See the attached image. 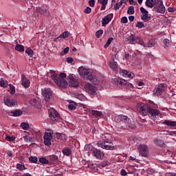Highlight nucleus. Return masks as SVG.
Masks as SVG:
<instances>
[{
  "label": "nucleus",
  "mask_w": 176,
  "mask_h": 176,
  "mask_svg": "<svg viewBox=\"0 0 176 176\" xmlns=\"http://www.w3.org/2000/svg\"><path fill=\"white\" fill-rule=\"evenodd\" d=\"M8 115H10V116H21V115H23V111L21 110H19L16 109L15 111H8Z\"/></svg>",
  "instance_id": "412c9836"
},
{
  "label": "nucleus",
  "mask_w": 176,
  "mask_h": 176,
  "mask_svg": "<svg viewBox=\"0 0 176 176\" xmlns=\"http://www.w3.org/2000/svg\"><path fill=\"white\" fill-rule=\"evenodd\" d=\"M36 11L39 13V14H41V16H45V17H49L50 12L49 10L42 8H37Z\"/></svg>",
  "instance_id": "a211bd4d"
},
{
  "label": "nucleus",
  "mask_w": 176,
  "mask_h": 176,
  "mask_svg": "<svg viewBox=\"0 0 176 176\" xmlns=\"http://www.w3.org/2000/svg\"><path fill=\"white\" fill-rule=\"evenodd\" d=\"M164 124L168 126V127H176V121H173L170 120H165L164 121Z\"/></svg>",
  "instance_id": "b1692460"
},
{
  "label": "nucleus",
  "mask_w": 176,
  "mask_h": 176,
  "mask_svg": "<svg viewBox=\"0 0 176 176\" xmlns=\"http://www.w3.org/2000/svg\"><path fill=\"white\" fill-rule=\"evenodd\" d=\"M157 1V0H146L145 5L147 8L152 9V8L155 6Z\"/></svg>",
  "instance_id": "4be33fe9"
},
{
  "label": "nucleus",
  "mask_w": 176,
  "mask_h": 176,
  "mask_svg": "<svg viewBox=\"0 0 176 176\" xmlns=\"http://www.w3.org/2000/svg\"><path fill=\"white\" fill-rule=\"evenodd\" d=\"M21 82H22L21 85L24 86L25 89L30 87V85L31 82L30 81L29 79H28L27 77H25L24 74L21 75Z\"/></svg>",
  "instance_id": "2eb2a0df"
},
{
  "label": "nucleus",
  "mask_w": 176,
  "mask_h": 176,
  "mask_svg": "<svg viewBox=\"0 0 176 176\" xmlns=\"http://www.w3.org/2000/svg\"><path fill=\"white\" fill-rule=\"evenodd\" d=\"M115 122L117 123V127L122 130H128V129H133L131 124V120L127 116L120 115L115 118Z\"/></svg>",
  "instance_id": "f257e3e1"
},
{
  "label": "nucleus",
  "mask_w": 176,
  "mask_h": 176,
  "mask_svg": "<svg viewBox=\"0 0 176 176\" xmlns=\"http://www.w3.org/2000/svg\"><path fill=\"white\" fill-rule=\"evenodd\" d=\"M164 49H166V50H167L170 46V45H171V43H170V40L165 38L164 40Z\"/></svg>",
  "instance_id": "f704fd0d"
},
{
  "label": "nucleus",
  "mask_w": 176,
  "mask_h": 176,
  "mask_svg": "<svg viewBox=\"0 0 176 176\" xmlns=\"http://www.w3.org/2000/svg\"><path fill=\"white\" fill-rule=\"evenodd\" d=\"M69 85L72 86V87H78L79 83H78V80L74 78L72 76H69Z\"/></svg>",
  "instance_id": "aec40b11"
},
{
  "label": "nucleus",
  "mask_w": 176,
  "mask_h": 176,
  "mask_svg": "<svg viewBox=\"0 0 176 176\" xmlns=\"http://www.w3.org/2000/svg\"><path fill=\"white\" fill-rule=\"evenodd\" d=\"M9 87H10V94H14V93H16V89H14V86H13V85L12 84H10Z\"/></svg>",
  "instance_id": "09e8293b"
},
{
  "label": "nucleus",
  "mask_w": 176,
  "mask_h": 176,
  "mask_svg": "<svg viewBox=\"0 0 176 176\" xmlns=\"http://www.w3.org/2000/svg\"><path fill=\"white\" fill-rule=\"evenodd\" d=\"M124 78H130L131 79H133V78H134V74L133 72H128V74H126V76H125Z\"/></svg>",
  "instance_id": "6e6d98bb"
},
{
  "label": "nucleus",
  "mask_w": 176,
  "mask_h": 176,
  "mask_svg": "<svg viewBox=\"0 0 176 176\" xmlns=\"http://www.w3.org/2000/svg\"><path fill=\"white\" fill-rule=\"evenodd\" d=\"M29 160L31 163H36L38 162V157H29Z\"/></svg>",
  "instance_id": "603ef678"
},
{
  "label": "nucleus",
  "mask_w": 176,
  "mask_h": 176,
  "mask_svg": "<svg viewBox=\"0 0 176 176\" xmlns=\"http://www.w3.org/2000/svg\"><path fill=\"white\" fill-rule=\"evenodd\" d=\"M31 105H33L34 107H36L38 105V98H34L33 99H31L30 101Z\"/></svg>",
  "instance_id": "e433bc0d"
},
{
  "label": "nucleus",
  "mask_w": 176,
  "mask_h": 176,
  "mask_svg": "<svg viewBox=\"0 0 176 176\" xmlns=\"http://www.w3.org/2000/svg\"><path fill=\"white\" fill-rule=\"evenodd\" d=\"M51 78L56 85L60 89H67L68 87V82L65 80L67 74L65 73H60V74H53L51 75Z\"/></svg>",
  "instance_id": "f03ea898"
},
{
  "label": "nucleus",
  "mask_w": 176,
  "mask_h": 176,
  "mask_svg": "<svg viewBox=\"0 0 176 176\" xmlns=\"http://www.w3.org/2000/svg\"><path fill=\"white\" fill-rule=\"evenodd\" d=\"M164 135H175L176 137V131H164Z\"/></svg>",
  "instance_id": "72a5a7b5"
},
{
  "label": "nucleus",
  "mask_w": 176,
  "mask_h": 176,
  "mask_svg": "<svg viewBox=\"0 0 176 176\" xmlns=\"http://www.w3.org/2000/svg\"><path fill=\"white\" fill-rule=\"evenodd\" d=\"M113 41V38H109L107 40V42L106 43V44L104 45V49H107V47H108V46H109L111 43V42Z\"/></svg>",
  "instance_id": "de8ad7c7"
},
{
  "label": "nucleus",
  "mask_w": 176,
  "mask_h": 176,
  "mask_svg": "<svg viewBox=\"0 0 176 176\" xmlns=\"http://www.w3.org/2000/svg\"><path fill=\"white\" fill-rule=\"evenodd\" d=\"M97 145L98 148L107 149V151H113V149H115V146H113V144L111 142L107 141L98 142L97 143Z\"/></svg>",
  "instance_id": "39448f33"
},
{
  "label": "nucleus",
  "mask_w": 176,
  "mask_h": 176,
  "mask_svg": "<svg viewBox=\"0 0 176 176\" xmlns=\"http://www.w3.org/2000/svg\"><path fill=\"white\" fill-rule=\"evenodd\" d=\"M127 81L124 79L120 78V86H126L127 85Z\"/></svg>",
  "instance_id": "5fc2aeb1"
},
{
  "label": "nucleus",
  "mask_w": 176,
  "mask_h": 176,
  "mask_svg": "<svg viewBox=\"0 0 176 176\" xmlns=\"http://www.w3.org/2000/svg\"><path fill=\"white\" fill-rule=\"evenodd\" d=\"M49 160L50 163H54V162H57V160H58V157L57 155H50L49 157Z\"/></svg>",
  "instance_id": "7c9ffc66"
},
{
  "label": "nucleus",
  "mask_w": 176,
  "mask_h": 176,
  "mask_svg": "<svg viewBox=\"0 0 176 176\" xmlns=\"http://www.w3.org/2000/svg\"><path fill=\"white\" fill-rule=\"evenodd\" d=\"M44 144L46 146H50L52 145V140H53V130L52 129H47L44 136Z\"/></svg>",
  "instance_id": "20e7f679"
},
{
  "label": "nucleus",
  "mask_w": 176,
  "mask_h": 176,
  "mask_svg": "<svg viewBox=\"0 0 176 176\" xmlns=\"http://www.w3.org/2000/svg\"><path fill=\"white\" fill-rule=\"evenodd\" d=\"M0 86L1 87H8V81L1 79L0 80Z\"/></svg>",
  "instance_id": "79ce46f5"
},
{
  "label": "nucleus",
  "mask_w": 176,
  "mask_h": 176,
  "mask_svg": "<svg viewBox=\"0 0 176 176\" xmlns=\"http://www.w3.org/2000/svg\"><path fill=\"white\" fill-rule=\"evenodd\" d=\"M39 162L42 163L43 164H49V160L41 157L39 158Z\"/></svg>",
  "instance_id": "ea45409f"
},
{
  "label": "nucleus",
  "mask_w": 176,
  "mask_h": 176,
  "mask_svg": "<svg viewBox=\"0 0 176 176\" xmlns=\"http://www.w3.org/2000/svg\"><path fill=\"white\" fill-rule=\"evenodd\" d=\"M102 138L104 141L109 142V141H111L112 136L111 135V134L106 133L103 135Z\"/></svg>",
  "instance_id": "4c0bfd02"
},
{
  "label": "nucleus",
  "mask_w": 176,
  "mask_h": 176,
  "mask_svg": "<svg viewBox=\"0 0 176 176\" xmlns=\"http://www.w3.org/2000/svg\"><path fill=\"white\" fill-rule=\"evenodd\" d=\"M62 152L65 156H71L72 155V151L69 148H63Z\"/></svg>",
  "instance_id": "393cba45"
},
{
  "label": "nucleus",
  "mask_w": 176,
  "mask_h": 176,
  "mask_svg": "<svg viewBox=\"0 0 176 176\" xmlns=\"http://www.w3.org/2000/svg\"><path fill=\"white\" fill-rule=\"evenodd\" d=\"M129 41V43H131V45H133V43H140V37H137L134 34H131L130 36Z\"/></svg>",
  "instance_id": "6ab92c4d"
},
{
  "label": "nucleus",
  "mask_w": 176,
  "mask_h": 176,
  "mask_svg": "<svg viewBox=\"0 0 176 176\" xmlns=\"http://www.w3.org/2000/svg\"><path fill=\"white\" fill-rule=\"evenodd\" d=\"M168 12H169V13H173V12H175V8H174L173 7H169L168 8Z\"/></svg>",
  "instance_id": "338daca9"
},
{
  "label": "nucleus",
  "mask_w": 176,
  "mask_h": 176,
  "mask_svg": "<svg viewBox=\"0 0 176 176\" xmlns=\"http://www.w3.org/2000/svg\"><path fill=\"white\" fill-rule=\"evenodd\" d=\"M93 156L96 157V159H102L104 157V153H102L101 151L95 148L92 152Z\"/></svg>",
  "instance_id": "dca6fc26"
},
{
  "label": "nucleus",
  "mask_w": 176,
  "mask_h": 176,
  "mask_svg": "<svg viewBox=\"0 0 176 176\" xmlns=\"http://www.w3.org/2000/svg\"><path fill=\"white\" fill-rule=\"evenodd\" d=\"M68 108L70 111H75V109H76V103L75 102H69Z\"/></svg>",
  "instance_id": "c85d7f7f"
},
{
  "label": "nucleus",
  "mask_w": 176,
  "mask_h": 176,
  "mask_svg": "<svg viewBox=\"0 0 176 176\" xmlns=\"http://www.w3.org/2000/svg\"><path fill=\"white\" fill-rule=\"evenodd\" d=\"M128 72L124 69H122L120 71V74L122 75V76H127Z\"/></svg>",
  "instance_id": "4d7b16f0"
},
{
  "label": "nucleus",
  "mask_w": 176,
  "mask_h": 176,
  "mask_svg": "<svg viewBox=\"0 0 176 176\" xmlns=\"http://www.w3.org/2000/svg\"><path fill=\"white\" fill-rule=\"evenodd\" d=\"M15 50H17V52H24V46L20 44H17L15 47Z\"/></svg>",
  "instance_id": "58836bf2"
},
{
  "label": "nucleus",
  "mask_w": 176,
  "mask_h": 176,
  "mask_svg": "<svg viewBox=\"0 0 176 176\" xmlns=\"http://www.w3.org/2000/svg\"><path fill=\"white\" fill-rule=\"evenodd\" d=\"M21 127L23 130H28L30 129V124H28V123L23 122L21 124Z\"/></svg>",
  "instance_id": "a19ab883"
},
{
  "label": "nucleus",
  "mask_w": 176,
  "mask_h": 176,
  "mask_svg": "<svg viewBox=\"0 0 176 176\" xmlns=\"http://www.w3.org/2000/svg\"><path fill=\"white\" fill-rule=\"evenodd\" d=\"M113 85H115V86H119L120 85V78H114L111 81Z\"/></svg>",
  "instance_id": "37998d69"
},
{
  "label": "nucleus",
  "mask_w": 176,
  "mask_h": 176,
  "mask_svg": "<svg viewBox=\"0 0 176 176\" xmlns=\"http://www.w3.org/2000/svg\"><path fill=\"white\" fill-rule=\"evenodd\" d=\"M148 113H150L151 116H157L159 115V111L156 109H152V107L147 108Z\"/></svg>",
  "instance_id": "5701e85b"
},
{
  "label": "nucleus",
  "mask_w": 176,
  "mask_h": 176,
  "mask_svg": "<svg viewBox=\"0 0 176 176\" xmlns=\"http://www.w3.org/2000/svg\"><path fill=\"white\" fill-rule=\"evenodd\" d=\"M16 168L19 170V171H23V170H27V168L24 164H16Z\"/></svg>",
  "instance_id": "c9c22d12"
},
{
  "label": "nucleus",
  "mask_w": 176,
  "mask_h": 176,
  "mask_svg": "<svg viewBox=\"0 0 176 176\" xmlns=\"http://www.w3.org/2000/svg\"><path fill=\"white\" fill-rule=\"evenodd\" d=\"M110 164L111 163L108 161H102L99 164V166L101 168H104V167H108V166H109Z\"/></svg>",
  "instance_id": "473e14b6"
},
{
  "label": "nucleus",
  "mask_w": 176,
  "mask_h": 176,
  "mask_svg": "<svg viewBox=\"0 0 176 176\" xmlns=\"http://www.w3.org/2000/svg\"><path fill=\"white\" fill-rule=\"evenodd\" d=\"M134 6H130L128 8L127 13L128 14H134Z\"/></svg>",
  "instance_id": "8fccbe9b"
},
{
  "label": "nucleus",
  "mask_w": 176,
  "mask_h": 176,
  "mask_svg": "<svg viewBox=\"0 0 176 176\" xmlns=\"http://www.w3.org/2000/svg\"><path fill=\"white\" fill-rule=\"evenodd\" d=\"M69 52V47H67L65 48L60 53V56H64V54H67Z\"/></svg>",
  "instance_id": "864d4df0"
},
{
  "label": "nucleus",
  "mask_w": 176,
  "mask_h": 176,
  "mask_svg": "<svg viewBox=\"0 0 176 176\" xmlns=\"http://www.w3.org/2000/svg\"><path fill=\"white\" fill-rule=\"evenodd\" d=\"M91 113L92 116H94V118H100V116H101L102 115V112L96 111V110H92L91 111Z\"/></svg>",
  "instance_id": "cd10ccee"
},
{
  "label": "nucleus",
  "mask_w": 176,
  "mask_h": 176,
  "mask_svg": "<svg viewBox=\"0 0 176 176\" xmlns=\"http://www.w3.org/2000/svg\"><path fill=\"white\" fill-rule=\"evenodd\" d=\"M155 45H156V42L155 41V40H151L147 43L148 47H153Z\"/></svg>",
  "instance_id": "a18cd8bd"
},
{
  "label": "nucleus",
  "mask_w": 176,
  "mask_h": 176,
  "mask_svg": "<svg viewBox=\"0 0 176 176\" xmlns=\"http://www.w3.org/2000/svg\"><path fill=\"white\" fill-rule=\"evenodd\" d=\"M154 143L155 144V145H158L159 146H162L164 142H163V140H162L159 138H155L154 140Z\"/></svg>",
  "instance_id": "2f4dec72"
},
{
  "label": "nucleus",
  "mask_w": 176,
  "mask_h": 176,
  "mask_svg": "<svg viewBox=\"0 0 176 176\" xmlns=\"http://www.w3.org/2000/svg\"><path fill=\"white\" fill-rule=\"evenodd\" d=\"M113 18V13L108 14L107 16L103 17L102 19V27H105V25H107V24H109L110 21L112 20Z\"/></svg>",
  "instance_id": "4468645a"
},
{
  "label": "nucleus",
  "mask_w": 176,
  "mask_h": 176,
  "mask_svg": "<svg viewBox=\"0 0 176 176\" xmlns=\"http://www.w3.org/2000/svg\"><path fill=\"white\" fill-rule=\"evenodd\" d=\"M139 153L143 157H148V155L149 153V148H148V146L145 144H140L138 147Z\"/></svg>",
  "instance_id": "0eeeda50"
},
{
  "label": "nucleus",
  "mask_w": 176,
  "mask_h": 176,
  "mask_svg": "<svg viewBox=\"0 0 176 176\" xmlns=\"http://www.w3.org/2000/svg\"><path fill=\"white\" fill-rule=\"evenodd\" d=\"M165 176H176V173H166Z\"/></svg>",
  "instance_id": "774afa93"
},
{
  "label": "nucleus",
  "mask_w": 176,
  "mask_h": 176,
  "mask_svg": "<svg viewBox=\"0 0 176 176\" xmlns=\"http://www.w3.org/2000/svg\"><path fill=\"white\" fill-rule=\"evenodd\" d=\"M98 2L101 3V5H107V3H108V0H98Z\"/></svg>",
  "instance_id": "680f3d73"
},
{
  "label": "nucleus",
  "mask_w": 176,
  "mask_h": 176,
  "mask_svg": "<svg viewBox=\"0 0 176 176\" xmlns=\"http://www.w3.org/2000/svg\"><path fill=\"white\" fill-rule=\"evenodd\" d=\"M122 5H123V2L122 1H118L116 4V6H114V9L116 10H119V9H120V6H122Z\"/></svg>",
  "instance_id": "49530a36"
},
{
  "label": "nucleus",
  "mask_w": 176,
  "mask_h": 176,
  "mask_svg": "<svg viewBox=\"0 0 176 176\" xmlns=\"http://www.w3.org/2000/svg\"><path fill=\"white\" fill-rule=\"evenodd\" d=\"M137 108L138 112L142 116H146L148 115V109H146V104L144 103H138Z\"/></svg>",
  "instance_id": "6e6552de"
},
{
  "label": "nucleus",
  "mask_w": 176,
  "mask_h": 176,
  "mask_svg": "<svg viewBox=\"0 0 176 176\" xmlns=\"http://www.w3.org/2000/svg\"><path fill=\"white\" fill-rule=\"evenodd\" d=\"M49 115L52 122H58L60 116L58 115V112H57V111H56L54 109H50L49 110Z\"/></svg>",
  "instance_id": "1a4fd4ad"
},
{
  "label": "nucleus",
  "mask_w": 176,
  "mask_h": 176,
  "mask_svg": "<svg viewBox=\"0 0 176 176\" xmlns=\"http://www.w3.org/2000/svg\"><path fill=\"white\" fill-rule=\"evenodd\" d=\"M156 12L157 13H161V14H164V13H166V7L163 4V0L160 1L159 6L157 7Z\"/></svg>",
  "instance_id": "f3484780"
},
{
  "label": "nucleus",
  "mask_w": 176,
  "mask_h": 176,
  "mask_svg": "<svg viewBox=\"0 0 176 176\" xmlns=\"http://www.w3.org/2000/svg\"><path fill=\"white\" fill-rule=\"evenodd\" d=\"M69 36V33L68 32H64L58 38H63V39H65V38H68Z\"/></svg>",
  "instance_id": "c03bdc74"
},
{
  "label": "nucleus",
  "mask_w": 176,
  "mask_h": 176,
  "mask_svg": "<svg viewBox=\"0 0 176 176\" xmlns=\"http://www.w3.org/2000/svg\"><path fill=\"white\" fill-rule=\"evenodd\" d=\"M144 23L142 22H138V23L135 25V27L138 28H144Z\"/></svg>",
  "instance_id": "bf43d9fd"
},
{
  "label": "nucleus",
  "mask_w": 176,
  "mask_h": 176,
  "mask_svg": "<svg viewBox=\"0 0 176 176\" xmlns=\"http://www.w3.org/2000/svg\"><path fill=\"white\" fill-rule=\"evenodd\" d=\"M109 67L113 71H118V63L111 61L109 63Z\"/></svg>",
  "instance_id": "a878e982"
},
{
  "label": "nucleus",
  "mask_w": 176,
  "mask_h": 176,
  "mask_svg": "<svg viewBox=\"0 0 176 176\" xmlns=\"http://www.w3.org/2000/svg\"><path fill=\"white\" fill-rule=\"evenodd\" d=\"M66 61L67 63H68V64H71L72 63L74 62V58L71 57L67 58Z\"/></svg>",
  "instance_id": "69168bd1"
},
{
  "label": "nucleus",
  "mask_w": 176,
  "mask_h": 176,
  "mask_svg": "<svg viewBox=\"0 0 176 176\" xmlns=\"http://www.w3.org/2000/svg\"><path fill=\"white\" fill-rule=\"evenodd\" d=\"M84 89L87 91V93H89L92 96L97 94V91H98V89L96 87H94V85H91V84L90 83L85 84L84 86Z\"/></svg>",
  "instance_id": "423d86ee"
},
{
  "label": "nucleus",
  "mask_w": 176,
  "mask_h": 176,
  "mask_svg": "<svg viewBox=\"0 0 176 176\" xmlns=\"http://www.w3.org/2000/svg\"><path fill=\"white\" fill-rule=\"evenodd\" d=\"M4 104L7 105V107H16V105H17V101L11 98L10 96H7L4 98Z\"/></svg>",
  "instance_id": "ddd939ff"
},
{
  "label": "nucleus",
  "mask_w": 176,
  "mask_h": 176,
  "mask_svg": "<svg viewBox=\"0 0 176 176\" xmlns=\"http://www.w3.org/2000/svg\"><path fill=\"white\" fill-rule=\"evenodd\" d=\"M78 72L81 76H83L85 80H89L94 85H98L100 83V80L95 76H92L89 69L80 67L78 68Z\"/></svg>",
  "instance_id": "7ed1b4c3"
},
{
  "label": "nucleus",
  "mask_w": 176,
  "mask_h": 176,
  "mask_svg": "<svg viewBox=\"0 0 176 176\" xmlns=\"http://www.w3.org/2000/svg\"><path fill=\"white\" fill-rule=\"evenodd\" d=\"M42 94L45 101H49L52 98V89L50 88H44L42 89Z\"/></svg>",
  "instance_id": "f8f14e48"
},
{
  "label": "nucleus",
  "mask_w": 176,
  "mask_h": 176,
  "mask_svg": "<svg viewBox=\"0 0 176 176\" xmlns=\"http://www.w3.org/2000/svg\"><path fill=\"white\" fill-rule=\"evenodd\" d=\"M25 53L28 54L29 57H32L34 56V50H32L31 48H27Z\"/></svg>",
  "instance_id": "c756f323"
},
{
  "label": "nucleus",
  "mask_w": 176,
  "mask_h": 176,
  "mask_svg": "<svg viewBox=\"0 0 176 176\" xmlns=\"http://www.w3.org/2000/svg\"><path fill=\"white\" fill-rule=\"evenodd\" d=\"M6 140L7 141H9V142H10L14 141V140H16V138H14V137H13V136H7V137L6 138Z\"/></svg>",
  "instance_id": "13d9d810"
},
{
  "label": "nucleus",
  "mask_w": 176,
  "mask_h": 176,
  "mask_svg": "<svg viewBox=\"0 0 176 176\" xmlns=\"http://www.w3.org/2000/svg\"><path fill=\"white\" fill-rule=\"evenodd\" d=\"M85 13H86V14H89V13H91V8H90L89 7H87L86 9L85 10Z\"/></svg>",
  "instance_id": "e2e57ef3"
},
{
  "label": "nucleus",
  "mask_w": 176,
  "mask_h": 176,
  "mask_svg": "<svg viewBox=\"0 0 176 176\" xmlns=\"http://www.w3.org/2000/svg\"><path fill=\"white\" fill-rule=\"evenodd\" d=\"M102 34H104V31H103L102 30H98V31L96 32V38H100V37H101V35H102Z\"/></svg>",
  "instance_id": "3c124183"
},
{
  "label": "nucleus",
  "mask_w": 176,
  "mask_h": 176,
  "mask_svg": "<svg viewBox=\"0 0 176 176\" xmlns=\"http://www.w3.org/2000/svg\"><path fill=\"white\" fill-rule=\"evenodd\" d=\"M89 5L91 8H94V5H96V1H94V0H89Z\"/></svg>",
  "instance_id": "052dcab7"
},
{
  "label": "nucleus",
  "mask_w": 176,
  "mask_h": 176,
  "mask_svg": "<svg viewBox=\"0 0 176 176\" xmlns=\"http://www.w3.org/2000/svg\"><path fill=\"white\" fill-rule=\"evenodd\" d=\"M84 149H85V151H87L88 152H92L93 153V151H94V149H96V148H94V146L89 144H86L85 146Z\"/></svg>",
  "instance_id": "bb28decb"
},
{
  "label": "nucleus",
  "mask_w": 176,
  "mask_h": 176,
  "mask_svg": "<svg viewBox=\"0 0 176 176\" xmlns=\"http://www.w3.org/2000/svg\"><path fill=\"white\" fill-rule=\"evenodd\" d=\"M127 21H128V19L126 16H123L121 18V23L126 24V23H127Z\"/></svg>",
  "instance_id": "0e129e2a"
},
{
  "label": "nucleus",
  "mask_w": 176,
  "mask_h": 176,
  "mask_svg": "<svg viewBox=\"0 0 176 176\" xmlns=\"http://www.w3.org/2000/svg\"><path fill=\"white\" fill-rule=\"evenodd\" d=\"M140 12H142L141 14V19L143 20V21H145L146 23L149 21L151 20V16H149L148 14L149 12L148 10L144 8V7L140 8Z\"/></svg>",
  "instance_id": "9b49d317"
},
{
  "label": "nucleus",
  "mask_w": 176,
  "mask_h": 176,
  "mask_svg": "<svg viewBox=\"0 0 176 176\" xmlns=\"http://www.w3.org/2000/svg\"><path fill=\"white\" fill-rule=\"evenodd\" d=\"M167 87H166V84H160L157 88L153 90L154 96H160L162 93L166 91Z\"/></svg>",
  "instance_id": "9d476101"
}]
</instances>
